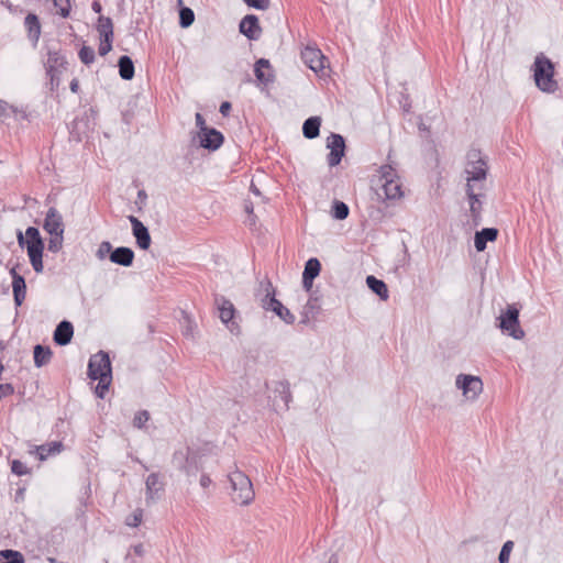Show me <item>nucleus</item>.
Instances as JSON below:
<instances>
[{"label": "nucleus", "mask_w": 563, "mask_h": 563, "mask_svg": "<svg viewBox=\"0 0 563 563\" xmlns=\"http://www.w3.org/2000/svg\"><path fill=\"white\" fill-rule=\"evenodd\" d=\"M380 173H382V176H380V180L382 181L384 180L383 179V174H386L388 178H394L396 176L395 170L389 165L382 166L380 167Z\"/></svg>", "instance_id": "nucleus-54"}, {"label": "nucleus", "mask_w": 563, "mask_h": 563, "mask_svg": "<svg viewBox=\"0 0 563 563\" xmlns=\"http://www.w3.org/2000/svg\"><path fill=\"white\" fill-rule=\"evenodd\" d=\"M250 190L251 192H253L255 196H261V191L260 189L252 183L251 186H250Z\"/></svg>", "instance_id": "nucleus-61"}, {"label": "nucleus", "mask_w": 563, "mask_h": 563, "mask_svg": "<svg viewBox=\"0 0 563 563\" xmlns=\"http://www.w3.org/2000/svg\"><path fill=\"white\" fill-rule=\"evenodd\" d=\"M11 471L18 476L30 474V468L20 460H13L11 462Z\"/></svg>", "instance_id": "nucleus-45"}, {"label": "nucleus", "mask_w": 563, "mask_h": 563, "mask_svg": "<svg viewBox=\"0 0 563 563\" xmlns=\"http://www.w3.org/2000/svg\"><path fill=\"white\" fill-rule=\"evenodd\" d=\"M47 76L49 77V81H51V90H54L55 88H57L59 86V75L62 74V71H54V73H46Z\"/></svg>", "instance_id": "nucleus-50"}, {"label": "nucleus", "mask_w": 563, "mask_h": 563, "mask_svg": "<svg viewBox=\"0 0 563 563\" xmlns=\"http://www.w3.org/2000/svg\"><path fill=\"white\" fill-rule=\"evenodd\" d=\"M63 241H64L63 234L51 235V238L48 240L47 250L53 253L59 252L63 246Z\"/></svg>", "instance_id": "nucleus-44"}, {"label": "nucleus", "mask_w": 563, "mask_h": 563, "mask_svg": "<svg viewBox=\"0 0 563 563\" xmlns=\"http://www.w3.org/2000/svg\"><path fill=\"white\" fill-rule=\"evenodd\" d=\"M264 287L265 296L262 298V308L266 311H273L287 324H292L296 320L295 316L278 299H276V289L272 282L266 279L261 284Z\"/></svg>", "instance_id": "nucleus-5"}, {"label": "nucleus", "mask_w": 563, "mask_h": 563, "mask_svg": "<svg viewBox=\"0 0 563 563\" xmlns=\"http://www.w3.org/2000/svg\"><path fill=\"white\" fill-rule=\"evenodd\" d=\"M321 126L320 117H310L302 124V134L308 140H313L319 136Z\"/></svg>", "instance_id": "nucleus-31"}, {"label": "nucleus", "mask_w": 563, "mask_h": 563, "mask_svg": "<svg viewBox=\"0 0 563 563\" xmlns=\"http://www.w3.org/2000/svg\"><path fill=\"white\" fill-rule=\"evenodd\" d=\"M88 377L91 380L97 378L112 377L110 356L104 351H99L92 355L88 362Z\"/></svg>", "instance_id": "nucleus-9"}, {"label": "nucleus", "mask_w": 563, "mask_h": 563, "mask_svg": "<svg viewBox=\"0 0 563 563\" xmlns=\"http://www.w3.org/2000/svg\"><path fill=\"white\" fill-rule=\"evenodd\" d=\"M313 308H314V305L312 303V300H309L303 308L302 319H301L302 323H307L309 321V311H311Z\"/></svg>", "instance_id": "nucleus-52"}, {"label": "nucleus", "mask_w": 563, "mask_h": 563, "mask_svg": "<svg viewBox=\"0 0 563 563\" xmlns=\"http://www.w3.org/2000/svg\"><path fill=\"white\" fill-rule=\"evenodd\" d=\"M498 238V230L496 228H484L476 231L474 236V246L477 252H484L487 247V242H494Z\"/></svg>", "instance_id": "nucleus-25"}, {"label": "nucleus", "mask_w": 563, "mask_h": 563, "mask_svg": "<svg viewBox=\"0 0 563 563\" xmlns=\"http://www.w3.org/2000/svg\"><path fill=\"white\" fill-rule=\"evenodd\" d=\"M43 229L49 235L64 234L63 217L55 207H51L44 219Z\"/></svg>", "instance_id": "nucleus-18"}, {"label": "nucleus", "mask_w": 563, "mask_h": 563, "mask_svg": "<svg viewBox=\"0 0 563 563\" xmlns=\"http://www.w3.org/2000/svg\"><path fill=\"white\" fill-rule=\"evenodd\" d=\"M146 501L159 498V493L164 490V483L159 479L158 473H151L145 482Z\"/></svg>", "instance_id": "nucleus-26"}, {"label": "nucleus", "mask_w": 563, "mask_h": 563, "mask_svg": "<svg viewBox=\"0 0 563 563\" xmlns=\"http://www.w3.org/2000/svg\"><path fill=\"white\" fill-rule=\"evenodd\" d=\"M195 21V13L188 7H181L179 10V25L183 29L189 27Z\"/></svg>", "instance_id": "nucleus-37"}, {"label": "nucleus", "mask_w": 563, "mask_h": 563, "mask_svg": "<svg viewBox=\"0 0 563 563\" xmlns=\"http://www.w3.org/2000/svg\"><path fill=\"white\" fill-rule=\"evenodd\" d=\"M211 484H212V481H211V478L209 477V475H207V474H202V475L200 476V486H201L202 488H208Z\"/></svg>", "instance_id": "nucleus-55"}, {"label": "nucleus", "mask_w": 563, "mask_h": 563, "mask_svg": "<svg viewBox=\"0 0 563 563\" xmlns=\"http://www.w3.org/2000/svg\"><path fill=\"white\" fill-rule=\"evenodd\" d=\"M128 219L131 222L132 233L135 238L136 245L141 250H144V251L148 250L151 246V242H152L148 229L143 224V222L141 220H139L134 216H129Z\"/></svg>", "instance_id": "nucleus-16"}, {"label": "nucleus", "mask_w": 563, "mask_h": 563, "mask_svg": "<svg viewBox=\"0 0 563 563\" xmlns=\"http://www.w3.org/2000/svg\"><path fill=\"white\" fill-rule=\"evenodd\" d=\"M119 75L123 80H131L134 77V63L128 55H122L118 60Z\"/></svg>", "instance_id": "nucleus-32"}, {"label": "nucleus", "mask_w": 563, "mask_h": 563, "mask_svg": "<svg viewBox=\"0 0 563 563\" xmlns=\"http://www.w3.org/2000/svg\"><path fill=\"white\" fill-rule=\"evenodd\" d=\"M231 109H232V104L231 102L229 101H223L221 104H220V108H219V111L220 113L223 115V117H228L231 112Z\"/></svg>", "instance_id": "nucleus-53"}, {"label": "nucleus", "mask_w": 563, "mask_h": 563, "mask_svg": "<svg viewBox=\"0 0 563 563\" xmlns=\"http://www.w3.org/2000/svg\"><path fill=\"white\" fill-rule=\"evenodd\" d=\"M19 264L10 269V275L12 277V292L13 300L16 307H20L25 300L26 296V283L25 278L16 272Z\"/></svg>", "instance_id": "nucleus-20"}, {"label": "nucleus", "mask_w": 563, "mask_h": 563, "mask_svg": "<svg viewBox=\"0 0 563 563\" xmlns=\"http://www.w3.org/2000/svg\"><path fill=\"white\" fill-rule=\"evenodd\" d=\"M465 192L470 203V212L472 217V222L474 227H478L482 222V210L483 202L481 200L484 197L483 194L475 191V185L466 184Z\"/></svg>", "instance_id": "nucleus-13"}, {"label": "nucleus", "mask_w": 563, "mask_h": 563, "mask_svg": "<svg viewBox=\"0 0 563 563\" xmlns=\"http://www.w3.org/2000/svg\"><path fill=\"white\" fill-rule=\"evenodd\" d=\"M91 9L96 12V13H100L101 10H102V7L101 4L98 2V1H93L92 4H91Z\"/></svg>", "instance_id": "nucleus-60"}, {"label": "nucleus", "mask_w": 563, "mask_h": 563, "mask_svg": "<svg viewBox=\"0 0 563 563\" xmlns=\"http://www.w3.org/2000/svg\"><path fill=\"white\" fill-rule=\"evenodd\" d=\"M228 477L232 488V501L241 506L251 504L255 496L251 479L239 470L230 473Z\"/></svg>", "instance_id": "nucleus-3"}, {"label": "nucleus", "mask_w": 563, "mask_h": 563, "mask_svg": "<svg viewBox=\"0 0 563 563\" xmlns=\"http://www.w3.org/2000/svg\"><path fill=\"white\" fill-rule=\"evenodd\" d=\"M69 88H70L71 92H74V93H77L79 91V81L77 78H74L70 81Z\"/></svg>", "instance_id": "nucleus-58"}, {"label": "nucleus", "mask_w": 563, "mask_h": 563, "mask_svg": "<svg viewBox=\"0 0 563 563\" xmlns=\"http://www.w3.org/2000/svg\"><path fill=\"white\" fill-rule=\"evenodd\" d=\"M67 65V59L60 51L48 49L46 73L63 71L66 69Z\"/></svg>", "instance_id": "nucleus-27"}, {"label": "nucleus", "mask_w": 563, "mask_h": 563, "mask_svg": "<svg viewBox=\"0 0 563 563\" xmlns=\"http://www.w3.org/2000/svg\"><path fill=\"white\" fill-rule=\"evenodd\" d=\"M519 313V308H517L516 305H508L506 310L501 311L497 319V328H499L504 334L515 340H521L525 336V331L520 327Z\"/></svg>", "instance_id": "nucleus-6"}, {"label": "nucleus", "mask_w": 563, "mask_h": 563, "mask_svg": "<svg viewBox=\"0 0 563 563\" xmlns=\"http://www.w3.org/2000/svg\"><path fill=\"white\" fill-rule=\"evenodd\" d=\"M53 3L56 8H58V14L62 18H68L70 14V2L69 0H53Z\"/></svg>", "instance_id": "nucleus-43"}, {"label": "nucleus", "mask_w": 563, "mask_h": 563, "mask_svg": "<svg viewBox=\"0 0 563 563\" xmlns=\"http://www.w3.org/2000/svg\"><path fill=\"white\" fill-rule=\"evenodd\" d=\"M418 129H419V131H421V132H429V128H428L423 122H420V123L418 124Z\"/></svg>", "instance_id": "nucleus-62"}, {"label": "nucleus", "mask_w": 563, "mask_h": 563, "mask_svg": "<svg viewBox=\"0 0 563 563\" xmlns=\"http://www.w3.org/2000/svg\"><path fill=\"white\" fill-rule=\"evenodd\" d=\"M244 3L257 10H266L269 7V0H243Z\"/></svg>", "instance_id": "nucleus-47"}, {"label": "nucleus", "mask_w": 563, "mask_h": 563, "mask_svg": "<svg viewBox=\"0 0 563 563\" xmlns=\"http://www.w3.org/2000/svg\"><path fill=\"white\" fill-rule=\"evenodd\" d=\"M214 303L218 307L219 317H220L221 321L228 327V329L232 333H234V332L238 333L240 330V327L234 321V316H235V311H236L234 308V305L229 299H227L224 296H220V295H217L214 297Z\"/></svg>", "instance_id": "nucleus-11"}, {"label": "nucleus", "mask_w": 563, "mask_h": 563, "mask_svg": "<svg viewBox=\"0 0 563 563\" xmlns=\"http://www.w3.org/2000/svg\"><path fill=\"white\" fill-rule=\"evenodd\" d=\"M96 257L99 261L109 258L113 264L130 267L133 265L135 254L131 247L118 246L113 249L109 241H102L96 251Z\"/></svg>", "instance_id": "nucleus-4"}, {"label": "nucleus", "mask_w": 563, "mask_h": 563, "mask_svg": "<svg viewBox=\"0 0 563 563\" xmlns=\"http://www.w3.org/2000/svg\"><path fill=\"white\" fill-rule=\"evenodd\" d=\"M327 147L330 150L327 155L328 165L338 166L345 155V139L339 133H331L327 139Z\"/></svg>", "instance_id": "nucleus-10"}, {"label": "nucleus", "mask_w": 563, "mask_h": 563, "mask_svg": "<svg viewBox=\"0 0 563 563\" xmlns=\"http://www.w3.org/2000/svg\"><path fill=\"white\" fill-rule=\"evenodd\" d=\"M97 31L100 37L113 38V23L108 16L100 15L98 19Z\"/></svg>", "instance_id": "nucleus-33"}, {"label": "nucleus", "mask_w": 563, "mask_h": 563, "mask_svg": "<svg viewBox=\"0 0 563 563\" xmlns=\"http://www.w3.org/2000/svg\"><path fill=\"white\" fill-rule=\"evenodd\" d=\"M173 465L187 476H196L201 468L200 457L189 446L177 450L172 456Z\"/></svg>", "instance_id": "nucleus-7"}, {"label": "nucleus", "mask_w": 563, "mask_h": 563, "mask_svg": "<svg viewBox=\"0 0 563 563\" xmlns=\"http://www.w3.org/2000/svg\"><path fill=\"white\" fill-rule=\"evenodd\" d=\"M24 29L26 31V37L36 46L42 33V24L37 14L29 12L23 21Z\"/></svg>", "instance_id": "nucleus-21"}, {"label": "nucleus", "mask_w": 563, "mask_h": 563, "mask_svg": "<svg viewBox=\"0 0 563 563\" xmlns=\"http://www.w3.org/2000/svg\"><path fill=\"white\" fill-rule=\"evenodd\" d=\"M467 164L465 167V173L467 174V183L472 184L473 181H483L487 177L488 166L487 162L482 155L481 150L472 148L467 152L466 155Z\"/></svg>", "instance_id": "nucleus-8"}, {"label": "nucleus", "mask_w": 563, "mask_h": 563, "mask_svg": "<svg viewBox=\"0 0 563 563\" xmlns=\"http://www.w3.org/2000/svg\"><path fill=\"white\" fill-rule=\"evenodd\" d=\"M303 63L314 73L321 71L324 68L327 58L321 51L317 47L307 46L301 52Z\"/></svg>", "instance_id": "nucleus-19"}, {"label": "nucleus", "mask_w": 563, "mask_h": 563, "mask_svg": "<svg viewBox=\"0 0 563 563\" xmlns=\"http://www.w3.org/2000/svg\"><path fill=\"white\" fill-rule=\"evenodd\" d=\"M112 42L113 38L100 37V44L98 47V53L100 56L107 55L112 49Z\"/></svg>", "instance_id": "nucleus-46"}, {"label": "nucleus", "mask_w": 563, "mask_h": 563, "mask_svg": "<svg viewBox=\"0 0 563 563\" xmlns=\"http://www.w3.org/2000/svg\"><path fill=\"white\" fill-rule=\"evenodd\" d=\"M0 563H24V556L19 551L5 549L0 551Z\"/></svg>", "instance_id": "nucleus-36"}, {"label": "nucleus", "mask_w": 563, "mask_h": 563, "mask_svg": "<svg viewBox=\"0 0 563 563\" xmlns=\"http://www.w3.org/2000/svg\"><path fill=\"white\" fill-rule=\"evenodd\" d=\"M53 352L49 346L36 344L33 350L34 365L36 367H43L51 362Z\"/></svg>", "instance_id": "nucleus-30"}, {"label": "nucleus", "mask_w": 563, "mask_h": 563, "mask_svg": "<svg viewBox=\"0 0 563 563\" xmlns=\"http://www.w3.org/2000/svg\"><path fill=\"white\" fill-rule=\"evenodd\" d=\"M329 563H339V558L336 554H332L329 559Z\"/></svg>", "instance_id": "nucleus-63"}, {"label": "nucleus", "mask_w": 563, "mask_h": 563, "mask_svg": "<svg viewBox=\"0 0 563 563\" xmlns=\"http://www.w3.org/2000/svg\"><path fill=\"white\" fill-rule=\"evenodd\" d=\"M239 31L250 41H257L262 35L258 18L254 14H246L240 21Z\"/></svg>", "instance_id": "nucleus-15"}, {"label": "nucleus", "mask_w": 563, "mask_h": 563, "mask_svg": "<svg viewBox=\"0 0 563 563\" xmlns=\"http://www.w3.org/2000/svg\"><path fill=\"white\" fill-rule=\"evenodd\" d=\"M140 463L142 464V466H143V468H144L145 471H147V470H148V467H147L145 464H143L142 462H140Z\"/></svg>", "instance_id": "nucleus-64"}, {"label": "nucleus", "mask_w": 563, "mask_h": 563, "mask_svg": "<svg viewBox=\"0 0 563 563\" xmlns=\"http://www.w3.org/2000/svg\"><path fill=\"white\" fill-rule=\"evenodd\" d=\"M254 75L258 85L267 87L275 81V73L268 59L260 58L254 64Z\"/></svg>", "instance_id": "nucleus-17"}, {"label": "nucleus", "mask_w": 563, "mask_h": 563, "mask_svg": "<svg viewBox=\"0 0 563 563\" xmlns=\"http://www.w3.org/2000/svg\"><path fill=\"white\" fill-rule=\"evenodd\" d=\"M195 120H196V125L199 129L198 133H201V132H203L205 129L209 128L206 123L203 115L200 112L196 113Z\"/></svg>", "instance_id": "nucleus-51"}, {"label": "nucleus", "mask_w": 563, "mask_h": 563, "mask_svg": "<svg viewBox=\"0 0 563 563\" xmlns=\"http://www.w3.org/2000/svg\"><path fill=\"white\" fill-rule=\"evenodd\" d=\"M531 70L536 86L543 92L553 93L559 89V84L554 79V63L543 53L536 56Z\"/></svg>", "instance_id": "nucleus-2"}, {"label": "nucleus", "mask_w": 563, "mask_h": 563, "mask_svg": "<svg viewBox=\"0 0 563 563\" xmlns=\"http://www.w3.org/2000/svg\"><path fill=\"white\" fill-rule=\"evenodd\" d=\"M350 208L349 206L341 201L334 200L331 207V216L335 220H345L349 217Z\"/></svg>", "instance_id": "nucleus-35"}, {"label": "nucleus", "mask_w": 563, "mask_h": 563, "mask_svg": "<svg viewBox=\"0 0 563 563\" xmlns=\"http://www.w3.org/2000/svg\"><path fill=\"white\" fill-rule=\"evenodd\" d=\"M79 59L85 65H90L95 62V49L90 46L82 45L78 52Z\"/></svg>", "instance_id": "nucleus-38"}, {"label": "nucleus", "mask_w": 563, "mask_h": 563, "mask_svg": "<svg viewBox=\"0 0 563 563\" xmlns=\"http://www.w3.org/2000/svg\"><path fill=\"white\" fill-rule=\"evenodd\" d=\"M62 443L53 442L51 445H40L36 446V452L38 454L40 460H45L51 453L55 451H59Z\"/></svg>", "instance_id": "nucleus-39"}, {"label": "nucleus", "mask_w": 563, "mask_h": 563, "mask_svg": "<svg viewBox=\"0 0 563 563\" xmlns=\"http://www.w3.org/2000/svg\"><path fill=\"white\" fill-rule=\"evenodd\" d=\"M142 521V510L137 509L131 517L126 519V525L130 527H137Z\"/></svg>", "instance_id": "nucleus-48"}, {"label": "nucleus", "mask_w": 563, "mask_h": 563, "mask_svg": "<svg viewBox=\"0 0 563 563\" xmlns=\"http://www.w3.org/2000/svg\"><path fill=\"white\" fill-rule=\"evenodd\" d=\"M274 398H273V405L279 406L278 400L283 404L284 409L289 408V402L291 401V391H290V384L287 380H278L274 384Z\"/></svg>", "instance_id": "nucleus-22"}, {"label": "nucleus", "mask_w": 563, "mask_h": 563, "mask_svg": "<svg viewBox=\"0 0 563 563\" xmlns=\"http://www.w3.org/2000/svg\"><path fill=\"white\" fill-rule=\"evenodd\" d=\"M133 550V552L139 555V556H142L144 554V548H143V544L142 543H139V544H134L132 545L131 548Z\"/></svg>", "instance_id": "nucleus-57"}, {"label": "nucleus", "mask_w": 563, "mask_h": 563, "mask_svg": "<svg viewBox=\"0 0 563 563\" xmlns=\"http://www.w3.org/2000/svg\"><path fill=\"white\" fill-rule=\"evenodd\" d=\"M18 244L21 249L26 247L30 263L36 273H42L44 269L43 265V251L44 242L40 234V231L35 227H29L25 230V234L21 231L16 233Z\"/></svg>", "instance_id": "nucleus-1"}, {"label": "nucleus", "mask_w": 563, "mask_h": 563, "mask_svg": "<svg viewBox=\"0 0 563 563\" xmlns=\"http://www.w3.org/2000/svg\"><path fill=\"white\" fill-rule=\"evenodd\" d=\"M321 272V263L317 257L309 258L302 272V276H306L307 278L314 279L319 276Z\"/></svg>", "instance_id": "nucleus-34"}, {"label": "nucleus", "mask_w": 563, "mask_h": 563, "mask_svg": "<svg viewBox=\"0 0 563 563\" xmlns=\"http://www.w3.org/2000/svg\"><path fill=\"white\" fill-rule=\"evenodd\" d=\"M74 336V325L68 320L60 321L53 333L54 342L59 346H65L71 342Z\"/></svg>", "instance_id": "nucleus-23"}, {"label": "nucleus", "mask_w": 563, "mask_h": 563, "mask_svg": "<svg viewBox=\"0 0 563 563\" xmlns=\"http://www.w3.org/2000/svg\"><path fill=\"white\" fill-rule=\"evenodd\" d=\"M137 199H139L142 203H144V202L146 201V199H147V194H146V191H145L144 189L139 190V192H137Z\"/></svg>", "instance_id": "nucleus-59"}, {"label": "nucleus", "mask_w": 563, "mask_h": 563, "mask_svg": "<svg viewBox=\"0 0 563 563\" xmlns=\"http://www.w3.org/2000/svg\"><path fill=\"white\" fill-rule=\"evenodd\" d=\"M150 418V412L147 410L137 411L133 418V427L137 429L144 428Z\"/></svg>", "instance_id": "nucleus-42"}, {"label": "nucleus", "mask_w": 563, "mask_h": 563, "mask_svg": "<svg viewBox=\"0 0 563 563\" xmlns=\"http://www.w3.org/2000/svg\"><path fill=\"white\" fill-rule=\"evenodd\" d=\"M456 386L462 389L467 399H475L483 390V383L479 377L460 374L456 377Z\"/></svg>", "instance_id": "nucleus-12"}, {"label": "nucleus", "mask_w": 563, "mask_h": 563, "mask_svg": "<svg viewBox=\"0 0 563 563\" xmlns=\"http://www.w3.org/2000/svg\"><path fill=\"white\" fill-rule=\"evenodd\" d=\"M244 211L249 214V221L251 224L255 223L256 217L254 216V206L250 200L244 201Z\"/></svg>", "instance_id": "nucleus-49"}, {"label": "nucleus", "mask_w": 563, "mask_h": 563, "mask_svg": "<svg viewBox=\"0 0 563 563\" xmlns=\"http://www.w3.org/2000/svg\"><path fill=\"white\" fill-rule=\"evenodd\" d=\"M366 285L380 300L386 301L389 297L388 288L386 283L383 279H378L373 275H368L366 277Z\"/></svg>", "instance_id": "nucleus-29"}, {"label": "nucleus", "mask_w": 563, "mask_h": 563, "mask_svg": "<svg viewBox=\"0 0 563 563\" xmlns=\"http://www.w3.org/2000/svg\"><path fill=\"white\" fill-rule=\"evenodd\" d=\"M514 541L508 540L506 541L499 552L498 561L499 563H509L510 553L514 549Z\"/></svg>", "instance_id": "nucleus-41"}, {"label": "nucleus", "mask_w": 563, "mask_h": 563, "mask_svg": "<svg viewBox=\"0 0 563 563\" xmlns=\"http://www.w3.org/2000/svg\"><path fill=\"white\" fill-rule=\"evenodd\" d=\"M198 137L199 145L202 148L208 150L210 152L219 150L224 142V135L222 134V132L211 126L205 129L203 132L198 133Z\"/></svg>", "instance_id": "nucleus-14"}, {"label": "nucleus", "mask_w": 563, "mask_h": 563, "mask_svg": "<svg viewBox=\"0 0 563 563\" xmlns=\"http://www.w3.org/2000/svg\"><path fill=\"white\" fill-rule=\"evenodd\" d=\"M383 184L380 186L382 192H377L379 197L384 196L387 200H395L401 197V185L394 178H388L386 174H383Z\"/></svg>", "instance_id": "nucleus-24"}, {"label": "nucleus", "mask_w": 563, "mask_h": 563, "mask_svg": "<svg viewBox=\"0 0 563 563\" xmlns=\"http://www.w3.org/2000/svg\"><path fill=\"white\" fill-rule=\"evenodd\" d=\"M97 111L93 108H89L85 111V115L81 118H76L73 122L74 130H78L79 132H86L90 129H93L96 124Z\"/></svg>", "instance_id": "nucleus-28"}, {"label": "nucleus", "mask_w": 563, "mask_h": 563, "mask_svg": "<svg viewBox=\"0 0 563 563\" xmlns=\"http://www.w3.org/2000/svg\"><path fill=\"white\" fill-rule=\"evenodd\" d=\"M312 278H307L306 276H302V287L306 291H310L313 285Z\"/></svg>", "instance_id": "nucleus-56"}, {"label": "nucleus", "mask_w": 563, "mask_h": 563, "mask_svg": "<svg viewBox=\"0 0 563 563\" xmlns=\"http://www.w3.org/2000/svg\"><path fill=\"white\" fill-rule=\"evenodd\" d=\"M112 377L97 378L98 384L95 389V394L98 398L103 399L106 393L109 390Z\"/></svg>", "instance_id": "nucleus-40"}]
</instances>
